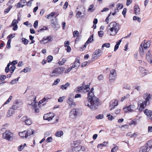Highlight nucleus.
Returning a JSON list of instances; mask_svg holds the SVG:
<instances>
[{"label": "nucleus", "instance_id": "obj_1", "mask_svg": "<svg viewBox=\"0 0 152 152\" xmlns=\"http://www.w3.org/2000/svg\"><path fill=\"white\" fill-rule=\"evenodd\" d=\"M94 88H91L88 94V99L84 102L85 105L88 106L92 110L97 109L99 104L98 99L94 96L93 91Z\"/></svg>", "mask_w": 152, "mask_h": 152}, {"label": "nucleus", "instance_id": "obj_2", "mask_svg": "<svg viewBox=\"0 0 152 152\" xmlns=\"http://www.w3.org/2000/svg\"><path fill=\"white\" fill-rule=\"evenodd\" d=\"M3 138L8 141H12L14 137V134L9 131L2 133Z\"/></svg>", "mask_w": 152, "mask_h": 152}, {"label": "nucleus", "instance_id": "obj_3", "mask_svg": "<svg viewBox=\"0 0 152 152\" xmlns=\"http://www.w3.org/2000/svg\"><path fill=\"white\" fill-rule=\"evenodd\" d=\"M64 68L61 67L56 68L50 74L51 77H57L61 74L64 71Z\"/></svg>", "mask_w": 152, "mask_h": 152}, {"label": "nucleus", "instance_id": "obj_4", "mask_svg": "<svg viewBox=\"0 0 152 152\" xmlns=\"http://www.w3.org/2000/svg\"><path fill=\"white\" fill-rule=\"evenodd\" d=\"M74 98V95L72 94L69 95L68 96L67 102L71 107H73L75 106L76 104L73 100Z\"/></svg>", "mask_w": 152, "mask_h": 152}, {"label": "nucleus", "instance_id": "obj_5", "mask_svg": "<svg viewBox=\"0 0 152 152\" xmlns=\"http://www.w3.org/2000/svg\"><path fill=\"white\" fill-rule=\"evenodd\" d=\"M116 73L115 70L113 69L110 70L109 76L110 81L111 82L113 81L116 78Z\"/></svg>", "mask_w": 152, "mask_h": 152}, {"label": "nucleus", "instance_id": "obj_6", "mask_svg": "<svg viewBox=\"0 0 152 152\" xmlns=\"http://www.w3.org/2000/svg\"><path fill=\"white\" fill-rule=\"evenodd\" d=\"M107 33L109 35L112 36H114L116 35L118 31H115L113 28L110 27V26L108 25L107 28Z\"/></svg>", "mask_w": 152, "mask_h": 152}, {"label": "nucleus", "instance_id": "obj_7", "mask_svg": "<svg viewBox=\"0 0 152 152\" xmlns=\"http://www.w3.org/2000/svg\"><path fill=\"white\" fill-rule=\"evenodd\" d=\"M109 25L110 27L115 30V31H118L119 30V24L118 23H116L115 22H112L110 23Z\"/></svg>", "mask_w": 152, "mask_h": 152}, {"label": "nucleus", "instance_id": "obj_8", "mask_svg": "<svg viewBox=\"0 0 152 152\" xmlns=\"http://www.w3.org/2000/svg\"><path fill=\"white\" fill-rule=\"evenodd\" d=\"M85 150V147L80 145L75 147L73 148V150L74 152H83Z\"/></svg>", "mask_w": 152, "mask_h": 152}, {"label": "nucleus", "instance_id": "obj_9", "mask_svg": "<svg viewBox=\"0 0 152 152\" xmlns=\"http://www.w3.org/2000/svg\"><path fill=\"white\" fill-rule=\"evenodd\" d=\"M52 37L51 36L48 37H47L43 38L42 40L40 41V43L42 44H45L51 41Z\"/></svg>", "mask_w": 152, "mask_h": 152}, {"label": "nucleus", "instance_id": "obj_10", "mask_svg": "<svg viewBox=\"0 0 152 152\" xmlns=\"http://www.w3.org/2000/svg\"><path fill=\"white\" fill-rule=\"evenodd\" d=\"M77 113L76 111V109H72L70 112V117L72 119H74L76 118L77 116Z\"/></svg>", "mask_w": 152, "mask_h": 152}, {"label": "nucleus", "instance_id": "obj_11", "mask_svg": "<svg viewBox=\"0 0 152 152\" xmlns=\"http://www.w3.org/2000/svg\"><path fill=\"white\" fill-rule=\"evenodd\" d=\"M151 45V42L150 41H148L145 43V41H144L142 42L140 45L141 48H144L145 50H146Z\"/></svg>", "mask_w": 152, "mask_h": 152}, {"label": "nucleus", "instance_id": "obj_12", "mask_svg": "<svg viewBox=\"0 0 152 152\" xmlns=\"http://www.w3.org/2000/svg\"><path fill=\"white\" fill-rule=\"evenodd\" d=\"M51 26L53 29L56 30H57L59 27V25L58 24V22L54 19H52L51 20Z\"/></svg>", "mask_w": 152, "mask_h": 152}, {"label": "nucleus", "instance_id": "obj_13", "mask_svg": "<svg viewBox=\"0 0 152 152\" xmlns=\"http://www.w3.org/2000/svg\"><path fill=\"white\" fill-rule=\"evenodd\" d=\"M53 113H50V114H47L44 115L43 118L44 120L50 121L54 117Z\"/></svg>", "mask_w": 152, "mask_h": 152}, {"label": "nucleus", "instance_id": "obj_14", "mask_svg": "<svg viewBox=\"0 0 152 152\" xmlns=\"http://www.w3.org/2000/svg\"><path fill=\"white\" fill-rule=\"evenodd\" d=\"M118 104V101L117 100H115L113 102H111L110 105V110H111L114 109L115 107L117 106Z\"/></svg>", "mask_w": 152, "mask_h": 152}, {"label": "nucleus", "instance_id": "obj_15", "mask_svg": "<svg viewBox=\"0 0 152 152\" xmlns=\"http://www.w3.org/2000/svg\"><path fill=\"white\" fill-rule=\"evenodd\" d=\"M144 98L145 99V102H146L147 104H149L150 100L151 98V96L150 94H145Z\"/></svg>", "mask_w": 152, "mask_h": 152}, {"label": "nucleus", "instance_id": "obj_16", "mask_svg": "<svg viewBox=\"0 0 152 152\" xmlns=\"http://www.w3.org/2000/svg\"><path fill=\"white\" fill-rule=\"evenodd\" d=\"M80 65L79 60L78 58H76L74 64H72V68H77Z\"/></svg>", "mask_w": 152, "mask_h": 152}, {"label": "nucleus", "instance_id": "obj_17", "mask_svg": "<svg viewBox=\"0 0 152 152\" xmlns=\"http://www.w3.org/2000/svg\"><path fill=\"white\" fill-rule=\"evenodd\" d=\"M134 12L136 15H139L140 14V8L138 5H135L134 6Z\"/></svg>", "mask_w": 152, "mask_h": 152}, {"label": "nucleus", "instance_id": "obj_18", "mask_svg": "<svg viewBox=\"0 0 152 152\" xmlns=\"http://www.w3.org/2000/svg\"><path fill=\"white\" fill-rule=\"evenodd\" d=\"M147 104L146 102L145 101L143 102L140 104V107L139 109V111H142V110L145 107Z\"/></svg>", "mask_w": 152, "mask_h": 152}, {"label": "nucleus", "instance_id": "obj_19", "mask_svg": "<svg viewBox=\"0 0 152 152\" xmlns=\"http://www.w3.org/2000/svg\"><path fill=\"white\" fill-rule=\"evenodd\" d=\"M144 113L148 116L150 117L152 115V111L146 109L144 111Z\"/></svg>", "mask_w": 152, "mask_h": 152}, {"label": "nucleus", "instance_id": "obj_20", "mask_svg": "<svg viewBox=\"0 0 152 152\" xmlns=\"http://www.w3.org/2000/svg\"><path fill=\"white\" fill-rule=\"evenodd\" d=\"M144 48H141V46H140L139 48V53L140 56L142 57L145 53V50Z\"/></svg>", "mask_w": 152, "mask_h": 152}, {"label": "nucleus", "instance_id": "obj_21", "mask_svg": "<svg viewBox=\"0 0 152 152\" xmlns=\"http://www.w3.org/2000/svg\"><path fill=\"white\" fill-rule=\"evenodd\" d=\"M151 54L150 50H149L146 55V59L148 61H150L151 58Z\"/></svg>", "mask_w": 152, "mask_h": 152}, {"label": "nucleus", "instance_id": "obj_22", "mask_svg": "<svg viewBox=\"0 0 152 152\" xmlns=\"http://www.w3.org/2000/svg\"><path fill=\"white\" fill-rule=\"evenodd\" d=\"M26 132L27 137L28 136L30 135L31 134H33L34 133V130H33L30 129H28L27 131H25Z\"/></svg>", "mask_w": 152, "mask_h": 152}, {"label": "nucleus", "instance_id": "obj_23", "mask_svg": "<svg viewBox=\"0 0 152 152\" xmlns=\"http://www.w3.org/2000/svg\"><path fill=\"white\" fill-rule=\"evenodd\" d=\"M69 85L70 83L68 82H67L65 84L61 85V88L62 90H66L67 87L69 86Z\"/></svg>", "mask_w": 152, "mask_h": 152}, {"label": "nucleus", "instance_id": "obj_24", "mask_svg": "<svg viewBox=\"0 0 152 152\" xmlns=\"http://www.w3.org/2000/svg\"><path fill=\"white\" fill-rule=\"evenodd\" d=\"M148 147L146 145L144 146L141 147L139 152H147Z\"/></svg>", "mask_w": 152, "mask_h": 152}, {"label": "nucleus", "instance_id": "obj_25", "mask_svg": "<svg viewBox=\"0 0 152 152\" xmlns=\"http://www.w3.org/2000/svg\"><path fill=\"white\" fill-rule=\"evenodd\" d=\"M94 53L96 54L97 56L99 57L102 54V52L101 49H99L98 50H96L94 52Z\"/></svg>", "mask_w": 152, "mask_h": 152}, {"label": "nucleus", "instance_id": "obj_26", "mask_svg": "<svg viewBox=\"0 0 152 152\" xmlns=\"http://www.w3.org/2000/svg\"><path fill=\"white\" fill-rule=\"evenodd\" d=\"M26 132L25 131H23V132H20L19 133V134L20 136L21 137H25V138H27V135Z\"/></svg>", "mask_w": 152, "mask_h": 152}, {"label": "nucleus", "instance_id": "obj_27", "mask_svg": "<svg viewBox=\"0 0 152 152\" xmlns=\"http://www.w3.org/2000/svg\"><path fill=\"white\" fill-rule=\"evenodd\" d=\"M14 112V111L12 110V109L10 108L8 111L7 114V116L8 117L10 116Z\"/></svg>", "mask_w": 152, "mask_h": 152}, {"label": "nucleus", "instance_id": "obj_28", "mask_svg": "<svg viewBox=\"0 0 152 152\" xmlns=\"http://www.w3.org/2000/svg\"><path fill=\"white\" fill-rule=\"evenodd\" d=\"M63 132L61 131H59L55 133V135L57 137H60L62 135H63Z\"/></svg>", "mask_w": 152, "mask_h": 152}, {"label": "nucleus", "instance_id": "obj_29", "mask_svg": "<svg viewBox=\"0 0 152 152\" xmlns=\"http://www.w3.org/2000/svg\"><path fill=\"white\" fill-rule=\"evenodd\" d=\"M31 70L30 68L28 67H26L24 69L21 71V72H24L25 73H27L28 72H30Z\"/></svg>", "mask_w": 152, "mask_h": 152}, {"label": "nucleus", "instance_id": "obj_30", "mask_svg": "<svg viewBox=\"0 0 152 152\" xmlns=\"http://www.w3.org/2000/svg\"><path fill=\"white\" fill-rule=\"evenodd\" d=\"M55 14V12H51L50 14H48L47 15L46 18L48 19L51 18L53 17L54 16Z\"/></svg>", "mask_w": 152, "mask_h": 152}, {"label": "nucleus", "instance_id": "obj_31", "mask_svg": "<svg viewBox=\"0 0 152 152\" xmlns=\"http://www.w3.org/2000/svg\"><path fill=\"white\" fill-rule=\"evenodd\" d=\"M25 123L26 125H30L32 124V121L31 119L28 118L25 122Z\"/></svg>", "mask_w": 152, "mask_h": 152}, {"label": "nucleus", "instance_id": "obj_32", "mask_svg": "<svg viewBox=\"0 0 152 152\" xmlns=\"http://www.w3.org/2000/svg\"><path fill=\"white\" fill-rule=\"evenodd\" d=\"M147 146L150 148H152V140H150L147 142Z\"/></svg>", "mask_w": 152, "mask_h": 152}, {"label": "nucleus", "instance_id": "obj_33", "mask_svg": "<svg viewBox=\"0 0 152 152\" xmlns=\"http://www.w3.org/2000/svg\"><path fill=\"white\" fill-rule=\"evenodd\" d=\"M110 46V44L108 43H106L103 44L102 46V50L104 49V47H106L107 48H109Z\"/></svg>", "mask_w": 152, "mask_h": 152}, {"label": "nucleus", "instance_id": "obj_34", "mask_svg": "<svg viewBox=\"0 0 152 152\" xmlns=\"http://www.w3.org/2000/svg\"><path fill=\"white\" fill-rule=\"evenodd\" d=\"M20 77H18L17 78L12 80L10 82V83L12 84H14L16 83L18 81Z\"/></svg>", "mask_w": 152, "mask_h": 152}, {"label": "nucleus", "instance_id": "obj_35", "mask_svg": "<svg viewBox=\"0 0 152 152\" xmlns=\"http://www.w3.org/2000/svg\"><path fill=\"white\" fill-rule=\"evenodd\" d=\"M18 103L16 102V104H14L12 106V108H10L11 109H12L13 111H14L15 110H16L18 108V107L17 105V104H18Z\"/></svg>", "mask_w": 152, "mask_h": 152}, {"label": "nucleus", "instance_id": "obj_36", "mask_svg": "<svg viewBox=\"0 0 152 152\" xmlns=\"http://www.w3.org/2000/svg\"><path fill=\"white\" fill-rule=\"evenodd\" d=\"M22 42L25 45L27 44L28 43V40L24 38H22Z\"/></svg>", "mask_w": 152, "mask_h": 152}, {"label": "nucleus", "instance_id": "obj_37", "mask_svg": "<svg viewBox=\"0 0 152 152\" xmlns=\"http://www.w3.org/2000/svg\"><path fill=\"white\" fill-rule=\"evenodd\" d=\"M66 60L64 58H63L61 61H59L58 64L60 65H63L66 61Z\"/></svg>", "mask_w": 152, "mask_h": 152}, {"label": "nucleus", "instance_id": "obj_38", "mask_svg": "<svg viewBox=\"0 0 152 152\" xmlns=\"http://www.w3.org/2000/svg\"><path fill=\"white\" fill-rule=\"evenodd\" d=\"M98 57H99V56H97L96 54H95L94 53V54L92 56L91 59L92 61H94L95 60L97 59Z\"/></svg>", "mask_w": 152, "mask_h": 152}, {"label": "nucleus", "instance_id": "obj_39", "mask_svg": "<svg viewBox=\"0 0 152 152\" xmlns=\"http://www.w3.org/2000/svg\"><path fill=\"white\" fill-rule=\"evenodd\" d=\"M89 85H86L85 86V88L83 89V92L85 93L87 92L89 90Z\"/></svg>", "mask_w": 152, "mask_h": 152}, {"label": "nucleus", "instance_id": "obj_40", "mask_svg": "<svg viewBox=\"0 0 152 152\" xmlns=\"http://www.w3.org/2000/svg\"><path fill=\"white\" fill-rule=\"evenodd\" d=\"M20 2L22 4L21 7H23L24 6L27 4V2L25 0H21Z\"/></svg>", "mask_w": 152, "mask_h": 152}, {"label": "nucleus", "instance_id": "obj_41", "mask_svg": "<svg viewBox=\"0 0 152 152\" xmlns=\"http://www.w3.org/2000/svg\"><path fill=\"white\" fill-rule=\"evenodd\" d=\"M11 41V39H9L8 40L7 45V48L8 49L10 48L11 47L10 43Z\"/></svg>", "mask_w": 152, "mask_h": 152}, {"label": "nucleus", "instance_id": "obj_42", "mask_svg": "<svg viewBox=\"0 0 152 152\" xmlns=\"http://www.w3.org/2000/svg\"><path fill=\"white\" fill-rule=\"evenodd\" d=\"M133 20H137L138 22H141V18L138 17L134 16L133 17Z\"/></svg>", "mask_w": 152, "mask_h": 152}, {"label": "nucleus", "instance_id": "obj_43", "mask_svg": "<svg viewBox=\"0 0 152 152\" xmlns=\"http://www.w3.org/2000/svg\"><path fill=\"white\" fill-rule=\"evenodd\" d=\"M18 23V21L15 19H14L13 20L11 26H15L17 25V23Z\"/></svg>", "mask_w": 152, "mask_h": 152}, {"label": "nucleus", "instance_id": "obj_44", "mask_svg": "<svg viewBox=\"0 0 152 152\" xmlns=\"http://www.w3.org/2000/svg\"><path fill=\"white\" fill-rule=\"evenodd\" d=\"M130 109H129L130 112H132L135 109V107L134 105H130L129 106Z\"/></svg>", "mask_w": 152, "mask_h": 152}, {"label": "nucleus", "instance_id": "obj_45", "mask_svg": "<svg viewBox=\"0 0 152 152\" xmlns=\"http://www.w3.org/2000/svg\"><path fill=\"white\" fill-rule=\"evenodd\" d=\"M53 59V57L52 56H49L47 58V60L48 62H50Z\"/></svg>", "mask_w": 152, "mask_h": 152}, {"label": "nucleus", "instance_id": "obj_46", "mask_svg": "<svg viewBox=\"0 0 152 152\" xmlns=\"http://www.w3.org/2000/svg\"><path fill=\"white\" fill-rule=\"evenodd\" d=\"M81 14L82 13L80 12L79 11H78L76 15V18H78L80 17H82L83 16H81Z\"/></svg>", "mask_w": 152, "mask_h": 152}, {"label": "nucleus", "instance_id": "obj_47", "mask_svg": "<svg viewBox=\"0 0 152 152\" xmlns=\"http://www.w3.org/2000/svg\"><path fill=\"white\" fill-rule=\"evenodd\" d=\"M118 149V147L117 146H116L113 148L111 151V152H116Z\"/></svg>", "mask_w": 152, "mask_h": 152}, {"label": "nucleus", "instance_id": "obj_48", "mask_svg": "<svg viewBox=\"0 0 152 152\" xmlns=\"http://www.w3.org/2000/svg\"><path fill=\"white\" fill-rule=\"evenodd\" d=\"M129 109H130V107H129V106L126 107L124 108L123 109L125 113H128L130 112Z\"/></svg>", "mask_w": 152, "mask_h": 152}, {"label": "nucleus", "instance_id": "obj_49", "mask_svg": "<svg viewBox=\"0 0 152 152\" xmlns=\"http://www.w3.org/2000/svg\"><path fill=\"white\" fill-rule=\"evenodd\" d=\"M49 98L48 97H45L42 100L39 101V103H43L44 102L46 101Z\"/></svg>", "mask_w": 152, "mask_h": 152}, {"label": "nucleus", "instance_id": "obj_50", "mask_svg": "<svg viewBox=\"0 0 152 152\" xmlns=\"http://www.w3.org/2000/svg\"><path fill=\"white\" fill-rule=\"evenodd\" d=\"M6 78V77L5 75H1L0 76V80L1 81L5 80Z\"/></svg>", "mask_w": 152, "mask_h": 152}, {"label": "nucleus", "instance_id": "obj_51", "mask_svg": "<svg viewBox=\"0 0 152 152\" xmlns=\"http://www.w3.org/2000/svg\"><path fill=\"white\" fill-rule=\"evenodd\" d=\"M79 34V32L77 31H75L73 33V37H77Z\"/></svg>", "mask_w": 152, "mask_h": 152}, {"label": "nucleus", "instance_id": "obj_52", "mask_svg": "<svg viewBox=\"0 0 152 152\" xmlns=\"http://www.w3.org/2000/svg\"><path fill=\"white\" fill-rule=\"evenodd\" d=\"M104 116L102 114H99L97 115L96 118L97 119H101L103 118Z\"/></svg>", "mask_w": 152, "mask_h": 152}, {"label": "nucleus", "instance_id": "obj_53", "mask_svg": "<svg viewBox=\"0 0 152 152\" xmlns=\"http://www.w3.org/2000/svg\"><path fill=\"white\" fill-rule=\"evenodd\" d=\"M129 94H127L126 96H124L122 97L121 99V102L123 101L125 99L129 98Z\"/></svg>", "mask_w": 152, "mask_h": 152}, {"label": "nucleus", "instance_id": "obj_54", "mask_svg": "<svg viewBox=\"0 0 152 152\" xmlns=\"http://www.w3.org/2000/svg\"><path fill=\"white\" fill-rule=\"evenodd\" d=\"M15 66H11L10 68V72H11V73H12L14 70L15 69Z\"/></svg>", "mask_w": 152, "mask_h": 152}, {"label": "nucleus", "instance_id": "obj_55", "mask_svg": "<svg viewBox=\"0 0 152 152\" xmlns=\"http://www.w3.org/2000/svg\"><path fill=\"white\" fill-rule=\"evenodd\" d=\"M60 80L59 79H57L56 80H55L53 85H57L60 82Z\"/></svg>", "mask_w": 152, "mask_h": 152}, {"label": "nucleus", "instance_id": "obj_56", "mask_svg": "<svg viewBox=\"0 0 152 152\" xmlns=\"http://www.w3.org/2000/svg\"><path fill=\"white\" fill-rule=\"evenodd\" d=\"M65 98V96H63L62 97H60L58 100V101L59 102H63V100Z\"/></svg>", "mask_w": 152, "mask_h": 152}, {"label": "nucleus", "instance_id": "obj_57", "mask_svg": "<svg viewBox=\"0 0 152 152\" xmlns=\"http://www.w3.org/2000/svg\"><path fill=\"white\" fill-rule=\"evenodd\" d=\"M12 98V96H10L9 99L7 100V101L4 103L3 105H5L6 104H7L10 101V100H11Z\"/></svg>", "mask_w": 152, "mask_h": 152}, {"label": "nucleus", "instance_id": "obj_58", "mask_svg": "<svg viewBox=\"0 0 152 152\" xmlns=\"http://www.w3.org/2000/svg\"><path fill=\"white\" fill-rule=\"evenodd\" d=\"M116 7H117V8H118V9H121L123 8V6L122 4L118 3L117 4Z\"/></svg>", "mask_w": 152, "mask_h": 152}, {"label": "nucleus", "instance_id": "obj_59", "mask_svg": "<svg viewBox=\"0 0 152 152\" xmlns=\"http://www.w3.org/2000/svg\"><path fill=\"white\" fill-rule=\"evenodd\" d=\"M84 88V86H81L79 87L78 88L77 90L76 91V92H80V91L82 90Z\"/></svg>", "mask_w": 152, "mask_h": 152}, {"label": "nucleus", "instance_id": "obj_60", "mask_svg": "<svg viewBox=\"0 0 152 152\" xmlns=\"http://www.w3.org/2000/svg\"><path fill=\"white\" fill-rule=\"evenodd\" d=\"M93 35H92L91 36H90L89 37V38H88V40H87V41H88V42L89 43H90L93 40Z\"/></svg>", "mask_w": 152, "mask_h": 152}, {"label": "nucleus", "instance_id": "obj_61", "mask_svg": "<svg viewBox=\"0 0 152 152\" xmlns=\"http://www.w3.org/2000/svg\"><path fill=\"white\" fill-rule=\"evenodd\" d=\"M50 132L49 131H47L45 132L44 133V137H48V136L50 135Z\"/></svg>", "mask_w": 152, "mask_h": 152}, {"label": "nucleus", "instance_id": "obj_62", "mask_svg": "<svg viewBox=\"0 0 152 152\" xmlns=\"http://www.w3.org/2000/svg\"><path fill=\"white\" fill-rule=\"evenodd\" d=\"M70 44L69 41H65L64 43V45L65 47H67L69 46Z\"/></svg>", "mask_w": 152, "mask_h": 152}, {"label": "nucleus", "instance_id": "obj_63", "mask_svg": "<svg viewBox=\"0 0 152 152\" xmlns=\"http://www.w3.org/2000/svg\"><path fill=\"white\" fill-rule=\"evenodd\" d=\"M38 21L37 20H36L34 24V27L35 28H37L38 27Z\"/></svg>", "mask_w": 152, "mask_h": 152}, {"label": "nucleus", "instance_id": "obj_64", "mask_svg": "<svg viewBox=\"0 0 152 152\" xmlns=\"http://www.w3.org/2000/svg\"><path fill=\"white\" fill-rule=\"evenodd\" d=\"M28 118L27 116H24L22 117L21 119V121H23L25 122L26 121L27 119H28Z\"/></svg>", "mask_w": 152, "mask_h": 152}]
</instances>
